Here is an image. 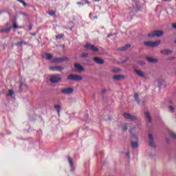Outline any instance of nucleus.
Returning <instances> with one entry per match:
<instances>
[{"label":"nucleus","mask_w":176,"mask_h":176,"mask_svg":"<svg viewBox=\"0 0 176 176\" xmlns=\"http://www.w3.org/2000/svg\"><path fill=\"white\" fill-rule=\"evenodd\" d=\"M67 159H68V162H69V164H70L71 168H74V162H73V160H72V157H69V156H68Z\"/></svg>","instance_id":"412c9836"},{"label":"nucleus","mask_w":176,"mask_h":176,"mask_svg":"<svg viewBox=\"0 0 176 176\" xmlns=\"http://www.w3.org/2000/svg\"><path fill=\"white\" fill-rule=\"evenodd\" d=\"M175 59V57H174V56H171V57L167 58V60H174Z\"/></svg>","instance_id":"f704fd0d"},{"label":"nucleus","mask_w":176,"mask_h":176,"mask_svg":"<svg viewBox=\"0 0 176 176\" xmlns=\"http://www.w3.org/2000/svg\"><path fill=\"white\" fill-rule=\"evenodd\" d=\"M45 57L47 60H51L53 58V55L52 54H45Z\"/></svg>","instance_id":"b1692460"},{"label":"nucleus","mask_w":176,"mask_h":176,"mask_svg":"<svg viewBox=\"0 0 176 176\" xmlns=\"http://www.w3.org/2000/svg\"><path fill=\"white\" fill-rule=\"evenodd\" d=\"M88 55H89V54H87V53H83V54H82L81 57H82V58H86L88 57Z\"/></svg>","instance_id":"7c9ffc66"},{"label":"nucleus","mask_w":176,"mask_h":176,"mask_svg":"<svg viewBox=\"0 0 176 176\" xmlns=\"http://www.w3.org/2000/svg\"><path fill=\"white\" fill-rule=\"evenodd\" d=\"M146 59H147V60L151 63H157L159 62V60L157 59L153 58L152 57H146Z\"/></svg>","instance_id":"4468645a"},{"label":"nucleus","mask_w":176,"mask_h":176,"mask_svg":"<svg viewBox=\"0 0 176 176\" xmlns=\"http://www.w3.org/2000/svg\"><path fill=\"white\" fill-rule=\"evenodd\" d=\"M22 45H28V43L25 42V41H20V42H18L15 44L16 46H21Z\"/></svg>","instance_id":"4be33fe9"},{"label":"nucleus","mask_w":176,"mask_h":176,"mask_svg":"<svg viewBox=\"0 0 176 176\" xmlns=\"http://www.w3.org/2000/svg\"><path fill=\"white\" fill-rule=\"evenodd\" d=\"M64 37V34H58L56 36L57 39H60L61 38Z\"/></svg>","instance_id":"2f4dec72"},{"label":"nucleus","mask_w":176,"mask_h":176,"mask_svg":"<svg viewBox=\"0 0 176 176\" xmlns=\"http://www.w3.org/2000/svg\"><path fill=\"white\" fill-rule=\"evenodd\" d=\"M67 80L80 82L81 80H82V77L81 75L78 74H70L68 76Z\"/></svg>","instance_id":"f03ea898"},{"label":"nucleus","mask_w":176,"mask_h":176,"mask_svg":"<svg viewBox=\"0 0 176 176\" xmlns=\"http://www.w3.org/2000/svg\"><path fill=\"white\" fill-rule=\"evenodd\" d=\"M175 43H176V41H175Z\"/></svg>","instance_id":"a18cd8bd"},{"label":"nucleus","mask_w":176,"mask_h":176,"mask_svg":"<svg viewBox=\"0 0 176 176\" xmlns=\"http://www.w3.org/2000/svg\"><path fill=\"white\" fill-rule=\"evenodd\" d=\"M170 135L173 138L176 139V133H175L170 131Z\"/></svg>","instance_id":"c756f323"},{"label":"nucleus","mask_w":176,"mask_h":176,"mask_svg":"<svg viewBox=\"0 0 176 176\" xmlns=\"http://www.w3.org/2000/svg\"><path fill=\"white\" fill-rule=\"evenodd\" d=\"M148 138H149V145L151 148H155V144L154 143L153 140V135L152 133L148 134Z\"/></svg>","instance_id":"9d476101"},{"label":"nucleus","mask_w":176,"mask_h":176,"mask_svg":"<svg viewBox=\"0 0 176 176\" xmlns=\"http://www.w3.org/2000/svg\"><path fill=\"white\" fill-rule=\"evenodd\" d=\"M134 98L135 100L137 101L138 104H140V100L139 98V94H134Z\"/></svg>","instance_id":"aec40b11"},{"label":"nucleus","mask_w":176,"mask_h":176,"mask_svg":"<svg viewBox=\"0 0 176 176\" xmlns=\"http://www.w3.org/2000/svg\"><path fill=\"white\" fill-rule=\"evenodd\" d=\"M94 1H99L100 0H94Z\"/></svg>","instance_id":"c03bdc74"},{"label":"nucleus","mask_w":176,"mask_h":176,"mask_svg":"<svg viewBox=\"0 0 176 176\" xmlns=\"http://www.w3.org/2000/svg\"><path fill=\"white\" fill-rule=\"evenodd\" d=\"M130 133L131 134V138L137 140V136H135V128L131 129Z\"/></svg>","instance_id":"a211bd4d"},{"label":"nucleus","mask_w":176,"mask_h":176,"mask_svg":"<svg viewBox=\"0 0 176 176\" xmlns=\"http://www.w3.org/2000/svg\"><path fill=\"white\" fill-rule=\"evenodd\" d=\"M18 26L16 25V21H14V24H13V29H18Z\"/></svg>","instance_id":"473e14b6"},{"label":"nucleus","mask_w":176,"mask_h":176,"mask_svg":"<svg viewBox=\"0 0 176 176\" xmlns=\"http://www.w3.org/2000/svg\"><path fill=\"white\" fill-rule=\"evenodd\" d=\"M144 115H145V117L148 118V121L150 123L151 122V116H150L149 113L148 112H145Z\"/></svg>","instance_id":"5701e85b"},{"label":"nucleus","mask_w":176,"mask_h":176,"mask_svg":"<svg viewBox=\"0 0 176 176\" xmlns=\"http://www.w3.org/2000/svg\"><path fill=\"white\" fill-rule=\"evenodd\" d=\"M50 16H55V14H56V12H55V11H49V12H47Z\"/></svg>","instance_id":"a878e982"},{"label":"nucleus","mask_w":176,"mask_h":176,"mask_svg":"<svg viewBox=\"0 0 176 176\" xmlns=\"http://www.w3.org/2000/svg\"><path fill=\"white\" fill-rule=\"evenodd\" d=\"M123 131H126L127 130V127L125 126L122 128Z\"/></svg>","instance_id":"e433bc0d"},{"label":"nucleus","mask_w":176,"mask_h":176,"mask_svg":"<svg viewBox=\"0 0 176 176\" xmlns=\"http://www.w3.org/2000/svg\"><path fill=\"white\" fill-rule=\"evenodd\" d=\"M23 87H27V85H25V84H21L20 89L22 90L23 89Z\"/></svg>","instance_id":"72a5a7b5"},{"label":"nucleus","mask_w":176,"mask_h":176,"mask_svg":"<svg viewBox=\"0 0 176 176\" xmlns=\"http://www.w3.org/2000/svg\"><path fill=\"white\" fill-rule=\"evenodd\" d=\"M63 69V67H50V70L51 71H58L61 72Z\"/></svg>","instance_id":"2eb2a0df"},{"label":"nucleus","mask_w":176,"mask_h":176,"mask_svg":"<svg viewBox=\"0 0 176 176\" xmlns=\"http://www.w3.org/2000/svg\"><path fill=\"white\" fill-rule=\"evenodd\" d=\"M130 47H131V45L130 44H127L125 46H124V47H122L121 48H119L118 51L119 52H125V51H126Z\"/></svg>","instance_id":"f3484780"},{"label":"nucleus","mask_w":176,"mask_h":176,"mask_svg":"<svg viewBox=\"0 0 176 176\" xmlns=\"http://www.w3.org/2000/svg\"><path fill=\"white\" fill-rule=\"evenodd\" d=\"M113 36V34H108L107 38H110V36Z\"/></svg>","instance_id":"ea45409f"},{"label":"nucleus","mask_w":176,"mask_h":176,"mask_svg":"<svg viewBox=\"0 0 176 176\" xmlns=\"http://www.w3.org/2000/svg\"><path fill=\"white\" fill-rule=\"evenodd\" d=\"M10 30H11V28H6V29H3V30H1V32L8 33V32H10Z\"/></svg>","instance_id":"bb28decb"},{"label":"nucleus","mask_w":176,"mask_h":176,"mask_svg":"<svg viewBox=\"0 0 176 176\" xmlns=\"http://www.w3.org/2000/svg\"><path fill=\"white\" fill-rule=\"evenodd\" d=\"M164 35V32L163 31H160V30H154L149 33L148 34V36L149 38H153V37H157L160 38Z\"/></svg>","instance_id":"7ed1b4c3"},{"label":"nucleus","mask_w":176,"mask_h":176,"mask_svg":"<svg viewBox=\"0 0 176 176\" xmlns=\"http://www.w3.org/2000/svg\"><path fill=\"white\" fill-rule=\"evenodd\" d=\"M61 80V78L58 75H54L50 77V81L54 84L58 83Z\"/></svg>","instance_id":"39448f33"},{"label":"nucleus","mask_w":176,"mask_h":176,"mask_svg":"<svg viewBox=\"0 0 176 176\" xmlns=\"http://www.w3.org/2000/svg\"><path fill=\"white\" fill-rule=\"evenodd\" d=\"M113 72H114V73H115V72H119V69H113Z\"/></svg>","instance_id":"58836bf2"},{"label":"nucleus","mask_w":176,"mask_h":176,"mask_svg":"<svg viewBox=\"0 0 176 176\" xmlns=\"http://www.w3.org/2000/svg\"><path fill=\"white\" fill-rule=\"evenodd\" d=\"M172 52H173V51L170 50H164L160 52L161 54H163L164 56L170 55L172 54Z\"/></svg>","instance_id":"ddd939ff"},{"label":"nucleus","mask_w":176,"mask_h":176,"mask_svg":"<svg viewBox=\"0 0 176 176\" xmlns=\"http://www.w3.org/2000/svg\"><path fill=\"white\" fill-rule=\"evenodd\" d=\"M164 1H170V0H163Z\"/></svg>","instance_id":"37998d69"},{"label":"nucleus","mask_w":176,"mask_h":176,"mask_svg":"<svg viewBox=\"0 0 176 176\" xmlns=\"http://www.w3.org/2000/svg\"><path fill=\"white\" fill-rule=\"evenodd\" d=\"M78 5H83V3L81 2H78Z\"/></svg>","instance_id":"a19ab883"},{"label":"nucleus","mask_w":176,"mask_h":176,"mask_svg":"<svg viewBox=\"0 0 176 176\" xmlns=\"http://www.w3.org/2000/svg\"><path fill=\"white\" fill-rule=\"evenodd\" d=\"M14 91L12 90H9L8 94H7V96H13Z\"/></svg>","instance_id":"c85d7f7f"},{"label":"nucleus","mask_w":176,"mask_h":176,"mask_svg":"<svg viewBox=\"0 0 176 176\" xmlns=\"http://www.w3.org/2000/svg\"><path fill=\"white\" fill-rule=\"evenodd\" d=\"M127 155H129V153H127Z\"/></svg>","instance_id":"49530a36"},{"label":"nucleus","mask_w":176,"mask_h":176,"mask_svg":"<svg viewBox=\"0 0 176 176\" xmlns=\"http://www.w3.org/2000/svg\"><path fill=\"white\" fill-rule=\"evenodd\" d=\"M93 60L98 65H103L104 64V60L98 57H94Z\"/></svg>","instance_id":"f8f14e48"},{"label":"nucleus","mask_w":176,"mask_h":176,"mask_svg":"<svg viewBox=\"0 0 176 176\" xmlns=\"http://www.w3.org/2000/svg\"><path fill=\"white\" fill-rule=\"evenodd\" d=\"M74 92V88H65V89H63L60 91L61 94H65V95H69V94H72Z\"/></svg>","instance_id":"423d86ee"},{"label":"nucleus","mask_w":176,"mask_h":176,"mask_svg":"<svg viewBox=\"0 0 176 176\" xmlns=\"http://www.w3.org/2000/svg\"><path fill=\"white\" fill-rule=\"evenodd\" d=\"M131 147L133 148H138L139 146L138 142V141H131Z\"/></svg>","instance_id":"6ab92c4d"},{"label":"nucleus","mask_w":176,"mask_h":176,"mask_svg":"<svg viewBox=\"0 0 176 176\" xmlns=\"http://www.w3.org/2000/svg\"><path fill=\"white\" fill-rule=\"evenodd\" d=\"M123 117L127 120H130L131 121H134L137 120V117L135 116H133L131 114L126 113L123 114Z\"/></svg>","instance_id":"0eeeda50"},{"label":"nucleus","mask_w":176,"mask_h":176,"mask_svg":"<svg viewBox=\"0 0 176 176\" xmlns=\"http://www.w3.org/2000/svg\"><path fill=\"white\" fill-rule=\"evenodd\" d=\"M169 109H170L171 112H174V111H175V108L174 107H170Z\"/></svg>","instance_id":"c9c22d12"},{"label":"nucleus","mask_w":176,"mask_h":176,"mask_svg":"<svg viewBox=\"0 0 176 176\" xmlns=\"http://www.w3.org/2000/svg\"><path fill=\"white\" fill-rule=\"evenodd\" d=\"M134 72L136 73V74L140 77V78H146V76L145 74H144L143 72L140 70V69H135Z\"/></svg>","instance_id":"9b49d317"},{"label":"nucleus","mask_w":176,"mask_h":176,"mask_svg":"<svg viewBox=\"0 0 176 176\" xmlns=\"http://www.w3.org/2000/svg\"><path fill=\"white\" fill-rule=\"evenodd\" d=\"M105 91H106V90L104 89V90L102 91V93H104Z\"/></svg>","instance_id":"79ce46f5"},{"label":"nucleus","mask_w":176,"mask_h":176,"mask_svg":"<svg viewBox=\"0 0 176 176\" xmlns=\"http://www.w3.org/2000/svg\"><path fill=\"white\" fill-rule=\"evenodd\" d=\"M161 41H145L144 42V45L148 47H155L161 44Z\"/></svg>","instance_id":"f257e3e1"},{"label":"nucleus","mask_w":176,"mask_h":176,"mask_svg":"<svg viewBox=\"0 0 176 176\" xmlns=\"http://www.w3.org/2000/svg\"><path fill=\"white\" fill-rule=\"evenodd\" d=\"M68 58L67 57L65 58H54L52 60L53 63H60L62 62H64L65 60H67Z\"/></svg>","instance_id":"1a4fd4ad"},{"label":"nucleus","mask_w":176,"mask_h":176,"mask_svg":"<svg viewBox=\"0 0 176 176\" xmlns=\"http://www.w3.org/2000/svg\"><path fill=\"white\" fill-rule=\"evenodd\" d=\"M54 109L57 111L58 114H60V110L61 109L60 105H54Z\"/></svg>","instance_id":"393cba45"},{"label":"nucleus","mask_w":176,"mask_h":176,"mask_svg":"<svg viewBox=\"0 0 176 176\" xmlns=\"http://www.w3.org/2000/svg\"><path fill=\"white\" fill-rule=\"evenodd\" d=\"M17 1H19V3H21L22 5H23L25 7L28 6V3L25 1H23V0H17Z\"/></svg>","instance_id":"cd10ccee"},{"label":"nucleus","mask_w":176,"mask_h":176,"mask_svg":"<svg viewBox=\"0 0 176 176\" xmlns=\"http://www.w3.org/2000/svg\"><path fill=\"white\" fill-rule=\"evenodd\" d=\"M84 47H85L87 50H90L91 52H98V48L95 47L94 45L87 43Z\"/></svg>","instance_id":"20e7f679"},{"label":"nucleus","mask_w":176,"mask_h":176,"mask_svg":"<svg viewBox=\"0 0 176 176\" xmlns=\"http://www.w3.org/2000/svg\"><path fill=\"white\" fill-rule=\"evenodd\" d=\"M173 28L176 29V23L172 25Z\"/></svg>","instance_id":"4c0bfd02"},{"label":"nucleus","mask_w":176,"mask_h":176,"mask_svg":"<svg viewBox=\"0 0 176 176\" xmlns=\"http://www.w3.org/2000/svg\"><path fill=\"white\" fill-rule=\"evenodd\" d=\"M113 78L116 80H121L124 78H125L124 75H115Z\"/></svg>","instance_id":"dca6fc26"},{"label":"nucleus","mask_w":176,"mask_h":176,"mask_svg":"<svg viewBox=\"0 0 176 176\" xmlns=\"http://www.w3.org/2000/svg\"><path fill=\"white\" fill-rule=\"evenodd\" d=\"M74 67L76 72H85V68L80 63H75Z\"/></svg>","instance_id":"6e6552de"}]
</instances>
